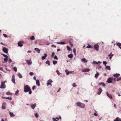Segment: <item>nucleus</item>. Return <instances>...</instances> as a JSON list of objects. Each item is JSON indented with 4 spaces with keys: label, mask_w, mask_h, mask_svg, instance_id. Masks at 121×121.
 I'll list each match as a JSON object with an SVG mask.
<instances>
[{
    "label": "nucleus",
    "mask_w": 121,
    "mask_h": 121,
    "mask_svg": "<svg viewBox=\"0 0 121 121\" xmlns=\"http://www.w3.org/2000/svg\"><path fill=\"white\" fill-rule=\"evenodd\" d=\"M30 75H33L34 73L33 72H30L29 73Z\"/></svg>",
    "instance_id": "50"
},
{
    "label": "nucleus",
    "mask_w": 121,
    "mask_h": 121,
    "mask_svg": "<svg viewBox=\"0 0 121 121\" xmlns=\"http://www.w3.org/2000/svg\"><path fill=\"white\" fill-rule=\"evenodd\" d=\"M31 51H29L27 52L28 53H31Z\"/></svg>",
    "instance_id": "63"
},
{
    "label": "nucleus",
    "mask_w": 121,
    "mask_h": 121,
    "mask_svg": "<svg viewBox=\"0 0 121 121\" xmlns=\"http://www.w3.org/2000/svg\"><path fill=\"white\" fill-rule=\"evenodd\" d=\"M5 82H1V85L0 88L1 89L2 88H5V86L4 85V83Z\"/></svg>",
    "instance_id": "4"
},
{
    "label": "nucleus",
    "mask_w": 121,
    "mask_h": 121,
    "mask_svg": "<svg viewBox=\"0 0 121 121\" xmlns=\"http://www.w3.org/2000/svg\"><path fill=\"white\" fill-rule=\"evenodd\" d=\"M55 118L56 119H57V120H59V118L58 117H56V118Z\"/></svg>",
    "instance_id": "60"
},
{
    "label": "nucleus",
    "mask_w": 121,
    "mask_h": 121,
    "mask_svg": "<svg viewBox=\"0 0 121 121\" xmlns=\"http://www.w3.org/2000/svg\"><path fill=\"white\" fill-rule=\"evenodd\" d=\"M14 76H13L12 77V82L14 83L15 82V79L14 78Z\"/></svg>",
    "instance_id": "13"
},
{
    "label": "nucleus",
    "mask_w": 121,
    "mask_h": 121,
    "mask_svg": "<svg viewBox=\"0 0 121 121\" xmlns=\"http://www.w3.org/2000/svg\"><path fill=\"white\" fill-rule=\"evenodd\" d=\"M34 78V79L35 80H36V77H34V78Z\"/></svg>",
    "instance_id": "61"
},
{
    "label": "nucleus",
    "mask_w": 121,
    "mask_h": 121,
    "mask_svg": "<svg viewBox=\"0 0 121 121\" xmlns=\"http://www.w3.org/2000/svg\"><path fill=\"white\" fill-rule=\"evenodd\" d=\"M99 75V74L98 73H97L95 75V77L97 78L98 77Z\"/></svg>",
    "instance_id": "27"
},
{
    "label": "nucleus",
    "mask_w": 121,
    "mask_h": 121,
    "mask_svg": "<svg viewBox=\"0 0 121 121\" xmlns=\"http://www.w3.org/2000/svg\"><path fill=\"white\" fill-rule=\"evenodd\" d=\"M53 120L54 121H58L56 119L54 118H53Z\"/></svg>",
    "instance_id": "49"
},
{
    "label": "nucleus",
    "mask_w": 121,
    "mask_h": 121,
    "mask_svg": "<svg viewBox=\"0 0 121 121\" xmlns=\"http://www.w3.org/2000/svg\"><path fill=\"white\" fill-rule=\"evenodd\" d=\"M46 64H48V65H50V63L49 61H47L46 62Z\"/></svg>",
    "instance_id": "35"
},
{
    "label": "nucleus",
    "mask_w": 121,
    "mask_h": 121,
    "mask_svg": "<svg viewBox=\"0 0 121 121\" xmlns=\"http://www.w3.org/2000/svg\"><path fill=\"white\" fill-rule=\"evenodd\" d=\"M2 55H3V56L4 57H7V56H7V55L4 54H3Z\"/></svg>",
    "instance_id": "55"
},
{
    "label": "nucleus",
    "mask_w": 121,
    "mask_h": 121,
    "mask_svg": "<svg viewBox=\"0 0 121 121\" xmlns=\"http://www.w3.org/2000/svg\"><path fill=\"white\" fill-rule=\"evenodd\" d=\"M113 56V54H112V53H111L110 54L108 55V56L109 57V59L110 60H111L112 57Z\"/></svg>",
    "instance_id": "18"
},
{
    "label": "nucleus",
    "mask_w": 121,
    "mask_h": 121,
    "mask_svg": "<svg viewBox=\"0 0 121 121\" xmlns=\"http://www.w3.org/2000/svg\"><path fill=\"white\" fill-rule=\"evenodd\" d=\"M94 48L96 51L99 50V45L97 44H96L94 45Z\"/></svg>",
    "instance_id": "5"
},
{
    "label": "nucleus",
    "mask_w": 121,
    "mask_h": 121,
    "mask_svg": "<svg viewBox=\"0 0 121 121\" xmlns=\"http://www.w3.org/2000/svg\"><path fill=\"white\" fill-rule=\"evenodd\" d=\"M102 91V89L100 88L99 89V91L97 92V94L98 95H100L101 93V92Z\"/></svg>",
    "instance_id": "10"
},
{
    "label": "nucleus",
    "mask_w": 121,
    "mask_h": 121,
    "mask_svg": "<svg viewBox=\"0 0 121 121\" xmlns=\"http://www.w3.org/2000/svg\"><path fill=\"white\" fill-rule=\"evenodd\" d=\"M18 46L20 47H22L23 46L22 43L21 42H19L18 43Z\"/></svg>",
    "instance_id": "11"
},
{
    "label": "nucleus",
    "mask_w": 121,
    "mask_h": 121,
    "mask_svg": "<svg viewBox=\"0 0 121 121\" xmlns=\"http://www.w3.org/2000/svg\"><path fill=\"white\" fill-rule=\"evenodd\" d=\"M36 84L38 86H40V83L39 80H36Z\"/></svg>",
    "instance_id": "22"
},
{
    "label": "nucleus",
    "mask_w": 121,
    "mask_h": 121,
    "mask_svg": "<svg viewBox=\"0 0 121 121\" xmlns=\"http://www.w3.org/2000/svg\"><path fill=\"white\" fill-rule=\"evenodd\" d=\"M54 58L55 59L57 60L58 58L56 56H55L54 57Z\"/></svg>",
    "instance_id": "54"
},
{
    "label": "nucleus",
    "mask_w": 121,
    "mask_h": 121,
    "mask_svg": "<svg viewBox=\"0 0 121 121\" xmlns=\"http://www.w3.org/2000/svg\"><path fill=\"white\" fill-rule=\"evenodd\" d=\"M90 71V69H85L83 70L82 71L83 72H89Z\"/></svg>",
    "instance_id": "8"
},
{
    "label": "nucleus",
    "mask_w": 121,
    "mask_h": 121,
    "mask_svg": "<svg viewBox=\"0 0 121 121\" xmlns=\"http://www.w3.org/2000/svg\"><path fill=\"white\" fill-rule=\"evenodd\" d=\"M117 45L119 46V47L121 49V43H117Z\"/></svg>",
    "instance_id": "25"
},
{
    "label": "nucleus",
    "mask_w": 121,
    "mask_h": 121,
    "mask_svg": "<svg viewBox=\"0 0 121 121\" xmlns=\"http://www.w3.org/2000/svg\"><path fill=\"white\" fill-rule=\"evenodd\" d=\"M103 63L104 65H105V66H106V65L107 64V62L105 61H103Z\"/></svg>",
    "instance_id": "36"
},
{
    "label": "nucleus",
    "mask_w": 121,
    "mask_h": 121,
    "mask_svg": "<svg viewBox=\"0 0 121 121\" xmlns=\"http://www.w3.org/2000/svg\"><path fill=\"white\" fill-rule=\"evenodd\" d=\"M106 68L108 70H110L111 68L110 66H106Z\"/></svg>",
    "instance_id": "28"
},
{
    "label": "nucleus",
    "mask_w": 121,
    "mask_h": 121,
    "mask_svg": "<svg viewBox=\"0 0 121 121\" xmlns=\"http://www.w3.org/2000/svg\"><path fill=\"white\" fill-rule=\"evenodd\" d=\"M121 80V77L118 78L117 79V81H118Z\"/></svg>",
    "instance_id": "46"
},
{
    "label": "nucleus",
    "mask_w": 121,
    "mask_h": 121,
    "mask_svg": "<svg viewBox=\"0 0 121 121\" xmlns=\"http://www.w3.org/2000/svg\"><path fill=\"white\" fill-rule=\"evenodd\" d=\"M6 99H8L10 100H11L12 99V98L11 97L9 98V97H8L6 98Z\"/></svg>",
    "instance_id": "45"
},
{
    "label": "nucleus",
    "mask_w": 121,
    "mask_h": 121,
    "mask_svg": "<svg viewBox=\"0 0 121 121\" xmlns=\"http://www.w3.org/2000/svg\"><path fill=\"white\" fill-rule=\"evenodd\" d=\"M24 92H29V93L30 95L32 93V91L30 86L28 85H26L24 87Z\"/></svg>",
    "instance_id": "1"
},
{
    "label": "nucleus",
    "mask_w": 121,
    "mask_h": 121,
    "mask_svg": "<svg viewBox=\"0 0 121 121\" xmlns=\"http://www.w3.org/2000/svg\"><path fill=\"white\" fill-rule=\"evenodd\" d=\"M8 56H7V57H5V58L4 59V61L5 62H7L8 61Z\"/></svg>",
    "instance_id": "24"
},
{
    "label": "nucleus",
    "mask_w": 121,
    "mask_h": 121,
    "mask_svg": "<svg viewBox=\"0 0 121 121\" xmlns=\"http://www.w3.org/2000/svg\"><path fill=\"white\" fill-rule=\"evenodd\" d=\"M19 92V91L18 90H17V91H16L15 94V95H17L18 93Z\"/></svg>",
    "instance_id": "47"
},
{
    "label": "nucleus",
    "mask_w": 121,
    "mask_h": 121,
    "mask_svg": "<svg viewBox=\"0 0 121 121\" xmlns=\"http://www.w3.org/2000/svg\"><path fill=\"white\" fill-rule=\"evenodd\" d=\"M119 119V117H117L116 118V119L114 120V121H119L118 120Z\"/></svg>",
    "instance_id": "42"
},
{
    "label": "nucleus",
    "mask_w": 121,
    "mask_h": 121,
    "mask_svg": "<svg viewBox=\"0 0 121 121\" xmlns=\"http://www.w3.org/2000/svg\"><path fill=\"white\" fill-rule=\"evenodd\" d=\"M114 107H115L116 108H117L116 107V104H114Z\"/></svg>",
    "instance_id": "59"
},
{
    "label": "nucleus",
    "mask_w": 121,
    "mask_h": 121,
    "mask_svg": "<svg viewBox=\"0 0 121 121\" xmlns=\"http://www.w3.org/2000/svg\"><path fill=\"white\" fill-rule=\"evenodd\" d=\"M26 62L29 65H30L31 64V61L30 60H27L26 61Z\"/></svg>",
    "instance_id": "16"
},
{
    "label": "nucleus",
    "mask_w": 121,
    "mask_h": 121,
    "mask_svg": "<svg viewBox=\"0 0 121 121\" xmlns=\"http://www.w3.org/2000/svg\"><path fill=\"white\" fill-rule=\"evenodd\" d=\"M112 78H108L107 80V82L108 83H110L112 82Z\"/></svg>",
    "instance_id": "7"
},
{
    "label": "nucleus",
    "mask_w": 121,
    "mask_h": 121,
    "mask_svg": "<svg viewBox=\"0 0 121 121\" xmlns=\"http://www.w3.org/2000/svg\"><path fill=\"white\" fill-rule=\"evenodd\" d=\"M73 86L74 87H76L77 86V85L75 83H73L72 84Z\"/></svg>",
    "instance_id": "44"
},
{
    "label": "nucleus",
    "mask_w": 121,
    "mask_h": 121,
    "mask_svg": "<svg viewBox=\"0 0 121 121\" xmlns=\"http://www.w3.org/2000/svg\"><path fill=\"white\" fill-rule=\"evenodd\" d=\"M36 106V104H34L31 105V107L32 108L34 109L35 107Z\"/></svg>",
    "instance_id": "15"
},
{
    "label": "nucleus",
    "mask_w": 121,
    "mask_h": 121,
    "mask_svg": "<svg viewBox=\"0 0 121 121\" xmlns=\"http://www.w3.org/2000/svg\"><path fill=\"white\" fill-rule=\"evenodd\" d=\"M35 115L37 118H38V115L37 113H35Z\"/></svg>",
    "instance_id": "48"
},
{
    "label": "nucleus",
    "mask_w": 121,
    "mask_h": 121,
    "mask_svg": "<svg viewBox=\"0 0 121 121\" xmlns=\"http://www.w3.org/2000/svg\"><path fill=\"white\" fill-rule=\"evenodd\" d=\"M61 89V88H60L58 90V91H57V92H59L60 91V90Z\"/></svg>",
    "instance_id": "62"
},
{
    "label": "nucleus",
    "mask_w": 121,
    "mask_h": 121,
    "mask_svg": "<svg viewBox=\"0 0 121 121\" xmlns=\"http://www.w3.org/2000/svg\"><path fill=\"white\" fill-rule=\"evenodd\" d=\"M57 61H53V64L54 65H55L57 64Z\"/></svg>",
    "instance_id": "38"
},
{
    "label": "nucleus",
    "mask_w": 121,
    "mask_h": 121,
    "mask_svg": "<svg viewBox=\"0 0 121 121\" xmlns=\"http://www.w3.org/2000/svg\"><path fill=\"white\" fill-rule=\"evenodd\" d=\"M94 115L95 116H98V115L97 114L95 113H94Z\"/></svg>",
    "instance_id": "53"
},
{
    "label": "nucleus",
    "mask_w": 121,
    "mask_h": 121,
    "mask_svg": "<svg viewBox=\"0 0 121 121\" xmlns=\"http://www.w3.org/2000/svg\"><path fill=\"white\" fill-rule=\"evenodd\" d=\"M5 105L6 104L5 103H4L2 104V108L3 109H5Z\"/></svg>",
    "instance_id": "12"
},
{
    "label": "nucleus",
    "mask_w": 121,
    "mask_h": 121,
    "mask_svg": "<svg viewBox=\"0 0 121 121\" xmlns=\"http://www.w3.org/2000/svg\"><path fill=\"white\" fill-rule=\"evenodd\" d=\"M68 71V70L67 69H66L65 71V72H66V74L67 75H68L70 73H71L70 72H66L67 71Z\"/></svg>",
    "instance_id": "34"
},
{
    "label": "nucleus",
    "mask_w": 121,
    "mask_h": 121,
    "mask_svg": "<svg viewBox=\"0 0 121 121\" xmlns=\"http://www.w3.org/2000/svg\"><path fill=\"white\" fill-rule=\"evenodd\" d=\"M13 70L16 72L17 71V67H14L13 68Z\"/></svg>",
    "instance_id": "43"
},
{
    "label": "nucleus",
    "mask_w": 121,
    "mask_h": 121,
    "mask_svg": "<svg viewBox=\"0 0 121 121\" xmlns=\"http://www.w3.org/2000/svg\"><path fill=\"white\" fill-rule=\"evenodd\" d=\"M102 84V85L104 86H105V85L104 83L101 82L99 84Z\"/></svg>",
    "instance_id": "41"
},
{
    "label": "nucleus",
    "mask_w": 121,
    "mask_h": 121,
    "mask_svg": "<svg viewBox=\"0 0 121 121\" xmlns=\"http://www.w3.org/2000/svg\"><path fill=\"white\" fill-rule=\"evenodd\" d=\"M3 50L4 52L6 53H8V49L6 48H4L3 49Z\"/></svg>",
    "instance_id": "6"
},
{
    "label": "nucleus",
    "mask_w": 121,
    "mask_h": 121,
    "mask_svg": "<svg viewBox=\"0 0 121 121\" xmlns=\"http://www.w3.org/2000/svg\"><path fill=\"white\" fill-rule=\"evenodd\" d=\"M44 56H42V59L43 60H44L46 58V57L47 56V55L46 54H44Z\"/></svg>",
    "instance_id": "9"
},
{
    "label": "nucleus",
    "mask_w": 121,
    "mask_h": 121,
    "mask_svg": "<svg viewBox=\"0 0 121 121\" xmlns=\"http://www.w3.org/2000/svg\"><path fill=\"white\" fill-rule=\"evenodd\" d=\"M98 63H100V62H99L98 63L96 61H94L92 62V63L95 64H98Z\"/></svg>",
    "instance_id": "30"
},
{
    "label": "nucleus",
    "mask_w": 121,
    "mask_h": 121,
    "mask_svg": "<svg viewBox=\"0 0 121 121\" xmlns=\"http://www.w3.org/2000/svg\"><path fill=\"white\" fill-rule=\"evenodd\" d=\"M35 86H34L32 87V90H34L35 89Z\"/></svg>",
    "instance_id": "51"
},
{
    "label": "nucleus",
    "mask_w": 121,
    "mask_h": 121,
    "mask_svg": "<svg viewBox=\"0 0 121 121\" xmlns=\"http://www.w3.org/2000/svg\"><path fill=\"white\" fill-rule=\"evenodd\" d=\"M56 72L58 75H59L60 74V73L59 72V71L58 70H56Z\"/></svg>",
    "instance_id": "37"
},
{
    "label": "nucleus",
    "mask_w": 121,
    "mask_h": 121,
    "mask_svg": "<svg viewBox=\"0 0 121 121\" xmlns=\"http://www.w3.org/2000/svg\"><path fill=\"white\" fill-rule=\"evenodd\" d=\"M18 77L20 78H22V75L20 73L18 74Z\"/></svg>",
    "instance_id": "32"
},
{
    "label": "nucleus",
    "mask_w": 121,
    "mask_h": 121,
    "mask_svg": "<svg viewBox=\"0 0 121 121\" xmlns=\"http://www.w3.org/2000/svg\"><path fill=\"white\" fill-rule=\"evenodd\" d=\"M55 55V53L54 52H53L52 53V57H53Z\"/></svg>",
    "instance_id": "40"
},
{
    "label": "nucleus",
    "mask_w": 121,
    "mask_h": 121,
    "mask_svg": "<svg viewBox=\"0 0 121 121\" xmlns=\"http://www.w3.org/2000/svg\"><path fill=\"white\" fill-rule=\"evenodd\" d=\"M53 82V81L51 79H49L47 81V86H48L49 85H50L51 86H52V84L51 83Z\"/></svg>",
    "instance_id": "3"
},
{
    "label": "nucleus",
    "mask_w": 121,
    "mask_h": 121,
    "mask_svg": "<svg viewBox=\"0 0 121 121\" xmlns=\"http://www.w3.org/2000/svg\"><path fill=\"white\" fill-rule=\"evenodd\" d=\"M77 106L82 108H84L85 106V105L84 104L79 102H78L77 103Z\"/></svg>",
    "instance_id": "2"
},
{
    "label": "nucleus",
    "mask_w": 121,
    "mask_h": 121,
    "mask_svg": "<svg viewBox=\"0 0 121 121\" xmlns=\"http://www.w3.org/2000/svg\"><path fill=\"white\" fill-rule=\"evenodd\" d=\"M9 114L11 117H13L15 116V115L13 114V112H10Z\"/></svg>",
    "instance_id": "21"
},
{
    "label": "nucleus",
    "mask_w": 121,
    "mask_h": 121,
    "mask_svg": "<svg viewBox=\"0 0 121 121\" xmlns=\"http://www.w3.org/2000/svg\"><path fill=\"white\" fill-rule=\"evenodd\" d=\"M82 61H83L84 63H86L87 61V60H86L85 58H83L82 59Z\"/></svg>",
    "instance_id": "23"
},
{
    "label": "nucleus",
    "mask_w": 121,
    "mask_h": 121,
    "mask_svg": "<svg viewBox=\"0 0 121 121\" xmlns=\"http://www.w3.org/2000/svg\"><path fill=\"white\" fill-rule=\"evenodd\" d=\"M73 52L74 54L75 53H76V49H73Z\"/></svg>",
    "instance_id": "56"
},
{
    "label": "nucleus",
    "mask_w": 121,
    "mask_h": 121,
    "mask_svg": "<svg viewBox=\"0 0 121 121\" xmlns=\"http://www.w3.org/2000/svg\"><path fill=\"white\" fill-rule=\"evenodd\" d=\"M87 48H93L92 46L91 45H89V44H88V46L87 47Z\"/></svg>",
    "instance_id": "31"
},
{
    "label": "nucleus",
    "mask_w": 121,
    "mask_h": 121,
    "mask_svg": "<svg viewBox=\"0 0 121 121\" xmlns=\"http://www.w3.org/2000/svg\"><path fill=\"white\" fill-rule=\"evenodd\" d=\"M56 43L58 44H65V43L63 42H57Z\"/></svg>",
    "instance_id": "20"
},
{
    "label": "nucleus",
    "mask_w": 121,
    "mask_h": 121,
    "mask_svg": "<svg viewBox=\"0 0 121 121\" xmlns=\"http://www.w3.org/2000/svg\"><path fill=\"white\" fill-rule=\"evenodd\" d=\"M12 60L10 59H9V61L10 62H11L12 61Z\"/></svg>",
    "instance_id": "57"
},
{
    "label": "nucleus",
    "mask_w": 121,
    "mask_h": 121,
    "mask_svg": "<svg viewBox=\"0 0 121 121\" xmlns=\"http://www.w3.org/2000/svg\"><path fill=\"white\" fill-rule=\"evenodd\" d=\"M30 39L32 40H34L35 39L34 36H33L31 37L30 38Z\"/></svg>",
    "instance_id": "29"
},
{
    "label": "nucleus",
    "mask_w": 121,
    "mask_h": 121,
    "mask_svg": "<svg viewBox=\"0 0 121 121\" xmlns=\"http://www.w3.org/2000/svg\"><path fill=\"white\" fill-rule=\"evenodd\" d=\"M70 45H71V47H72L73 46V44H72L71 42H70Z\"/></svg>",
    "instance_id": "58"
},
{
    "label": "nucleus",
    "mask_w": 121,
    "mask_h": 121,
    "mask_svg": "<svg viewBox=\"0 0 121 121\" xmlns=\"http://www.w3.org/2000/svg\"><path fill=\"white\" fill-rule=\"evenodd\" d=\"M35 50H36V52H37L38 53H40V50L39 49V48H35Z\"/></svg>",
    "instance_id": "19"
},
{
    "label": "nucleus",
    "mask_w": 121,
    "mask_h": 121,
    "mask_svg": "<svg viewBox=\"0 0 121 121\" xmlns=\"http://www.w3.org/2000/svg\"><path fill=\"white\" fill-rule=\"evenodd\" d=\"M118 120L119 121H121V119H120L119 118Z\"/></svg>",
    "instance_id": "64"
},
{
    "label": "nucleus",
    "mask_w": 121,
    "mask_h": 121,
    "mask_svg": "<svg viewBox=\"0 0 121 121\" xmlns=\"http://www.w3.org/2000/svg\"><path fill=\"white\" fill-rule=\"evenodd\" d=\"M106 94L111 99H112V96L110 94H109L108 93H106Z\"/></svg>",
    "instance_id": "17"
},
{
    "label": "nucleus",
    "mask_w": 121,
    "mask_h": 121,
    "mask_svg": "<svg viewBox=\"0 0 121 121\" xmlns=\"http://www.w3.org/2000/svg\"><path fill=\"white\" fill-rule=\"evenodd\" d=\"M67 49L68 51H70L71 49L68 46H67Z\"/></svg>",
    "instance_id": "33"
},
{
    "label": "nucleus",
    "mask_w": 121,
    "mask_h": 121,
    "mask_svg": "<svg viewBox=\"0 0 121 121\" xmlns=\"http://www.w3.org/2000/svg\"><path fill=\"white\" fill-rule=\"evenodd\" d=\"M6 94L7 95H11L12 94L11 93H10L9 92H7L6 93Z\"/></svg>",
    "instance_id": "39"
},
{
    "label": "nucleus",
    "mask_w": 121,
    "mask_h": 121,
    "mask_svg": "<svg viewBox=\"0 0 121 121\" xmlns=\"http://www.w3.org/2000/svg\"><path fill=\"white\" fill-rule=\"evenodd\" d=\"M68 57L69 58H72L73 57V55L72 54H70L68 55Z\"/></svg>",
    "instance_id": "26"
},
{
    "label": "nucleus",
    "mask_w": 121,
    "mask_h": 121,
    "mask_svg": "<svg viewBox=\"0 0 121 121\" xmlns=\"http://www.w3.org/2000/svg\"><path fill=\"white\" fill-rule=\"evenodd\" d=\"M3 36L4 37L6 38L7 37V35L5 34H3Z\"/></svg>",
    "instance_id": "52"
},
{
    "label": "nucleus",
    "mask_w": 121,
    "mask_h": 121,
    "mask_svg": "<svg viewBox=\"0 0 121 121\" xmlns=\"http://www.w3.org/2000/svg\"><path fill=\"white\" fill-rule=\"evenodd\" d=\"M120 75V74L119 73H116L113 75V76L116 78H117Z\"/></svg>",
    "instance_id": "14"
}]
</instances>
